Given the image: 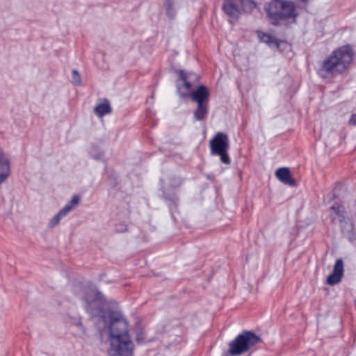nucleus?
Returning <instances> with one entry per match:
<instances>
[{
	"label": "nucleus",
	"instance_id": "16",
	"mask_svg": "<svg viewBox=\"0 0 356 356\" xmlns=\"http://www.w3.org/2000/svg\"><path fill=\"white\" fill-rule=\"evenodd\" d=\"M258 33L261 42L267 44L270 47H275L276 49L280 47V41L274 36L261 32H259Z\"/></svg>",
	"mask_w": 356,
	"mask_h": 356
},
{
	"label": "nucleus",
	"instance_id": "3",
	"mask_svg": "<svg viewBox=\"0 0 356 356\" xmlns=\"http://www.w3.org/2000/svg\"><path fill=\"white\" fill-rule=\"evenodd\" d=\"M266 11L274 26H279L281 21L298 16L294 3L289 0H273L266 8Z\"/></svg>",
	"mask_w": 356,
	"mask_h": 356
},
{
	"label": "nucleus",
	"instance_id": "25",
	"mask_svg": "<svg viewBox=\"0 0 356 356\" xmlns=\"http://www.w3.org/2000/svg\"><path fill=\"white\" fill-rule=\"evenodd\" d=\"M136 340L139 343H142L145 341V334L142 329L137 330Z\"/></svg>",
	"mask_w": 356,
	"mask_h": 356
},
{
	"label": "nucleus",
	"instance_id": "27",
	"mask_svg": "<svg viewBox=\"0 0 356 356\" xmlns=\"http://www.w3.org/2000/svg\"><path fill=\"white\" fill-rule=\"evenodd\" d=\"M349 123L353 125H356V114H353L349 120Z\"/></svg>",
	"mask_w": 356,
	"mask_h": 356
},
{
	"label": "nucleus",
	"instance_id": "17",
	"mask_svg": "<svg viewBox=\"0 0 356 356\" xmlns=\"http://www.w3.org/2000/svg\"><path fill=\"white\" fill-rule=\"evenodd\" d=\"M80 197L78 195H74L70 200L62 209L68 214L80 202Z\"/></svg>",
	"mask_w": 356,
	"mask_h": 356
},
{
	"label": "nucleus",
	"instance_id": "24",
	"mask_svg": "<svg viewBox=\"0 0 356 356\" xmlns=\"http://www.w3.org/2000/svg\"><path fill=\"white\" fill-rule=\"evenodd\" d=\"M215 155H218L220 156V161L222 163L225 164H229L231 162L230 158L227 154V151H224L221 154H216Z\"/></svg>",
	"mask_w": 356,
	"mask_h": 356
},
{
	"label": "nucleus",
	"instance_id": "4",
	"mask_svg": "<svg viewBox=\"0 0 356 356\" xmlns=\"http://www.w3.org/2000/svg\"><path fill=\"white\" fill-rule=\"evenodd\" d=\"M261 342V339L252 331L244 330L229 343L225 356H237L248 351L251 348Z\"/></svg>",
	"mask_w": 356,
	"mask_h": 356
},
{
	"label": "nucleus",
	"instance_id": "19",
	"mask_svg": "<svg viewBox=\"0 0 356 356\" xmlns=\"http://www.w3.org/2000/svg\"><path fill=\"white\" fill-rule=\"evenodd\" d=\"M90 156L96 161H103L104 157V150L97 146H92L90 150Z\"/></svg>",
	"mask_w": 356,
	"mask_h": 356
},
{
	"label": "nucleus",
	"instance_id": "10",
	"mask_svg": "<svg viewBox=\"0 0 356 356\" xmlns=\"http://www.w3.org/2000/svg\"><path fill=\"white\" fill-rule=\"evenodd\" d=\"M343 275V261L341 259H337L332 273L327 277V283L333 286L339 283Z\"/></svg>",
	"mask_w": 356,
	"mask_h": 356
},
{
	"label": "nucleus",
	"instance_id": "1",
	"mask_svg": "<svg viewBox=\"0 0 356 356\" xmlns=\"http://www.w3.org/2000/svg\"><path fill=\"white\" fill-rule=\"evenodd\" d=\"M106 300L95 287L90 286V315L100 331L108 325L109 356H132L134 345L129 334L128 323L122 314L109 311L107 316Z\"/></svg>",
	"mask_w": 356,
	"mask_h": 356
},
{
	"label": "nucleus",
	"instance_id": "22",
	"mask_svg": "<svg viewBox=\"0 0 356 356\" xmlns=\"http://www.w3.org/2000/svg\"><path fill=\"white\" fill-rule=\"evenodd\" d=\"M331 209L334 211L337 216L344 218L345 211L343 206L339 204H334L331 207Z\"/></svg>",
	"mask_w": 356,
	"mask_h": 356
},
{
	"label": "nucleus",
	"instance_id": "26",
	"mask_svg": "<svg viewBox=\"0 0 356 356\" xmlns=\"http://www.w3.org/2000/svg\"><path fill=\"white\" fill-rule=\"evenodd\" d=\"M127 231V226L124 222L115 225V232L118 233H124Z\"/></svg>",
	"mask_w": 356,
	"mask_h": 356
},
{
	"label": "nucleus",
	"instance_id": "7",
	"mask_svg": "<svg viewBox=\"0 0 356 356\" xmlns=\"http://www.w3.org/2000/svg\"><path fill=\"white\" fill-rule=\"evenodd\" d=\"M229 148V138L226 134L218 132L210 140L211 154H221L224 151H228Z\"/></svg>",
	"mask_w": 356,
	"mask_h": 356
},
{
	"label": "nucleus",
	"instance_id": "20",
	"mask_svg": "<svg viewBox=\"0 0 356 356\" xmlns=\"http://www.w3.org/2000/svg\"><path fill=\"white\" fill-rule=\"evenodd\" d=\"M166 15L170 19H173L176 15V11L173 7L172 0L165 1Z\"/></svg>",
	"mask_w": 356,
	"mask_h": 356
},
{
	"label": "nucleus",
	"instance_id": "12",
	"mask_svg": "<svg viewBox=\"0 0 356 356\" xmlns=\"http://www.w3.org/2000/svg\"><path fill=\"white\" fill-rule=\"evenodd\" d=\"M275 176L283 184L290 186H296V181L291 177V172L288 168L283 167L278 168L275 172Z\"/></svg>",
	"mask_w": 356,
	"mask_h": 356
},
{
	"label": "nucleus",
	"instance_id": "9",
	"mask_svg": "<svg viewBox=\"0 0 356 356\" xmlns=\"http://www.w3.org/2000/svg\"><path fill=\"white\" fill-rule=\"evenodd\" d=\"M74 293L85 302V310L89 312V293L87 283L81 282H74L72 286Z\"/></svg>",
	"mask_w": 356,
	"mask_h": 356
},
{
	"label": "nucleus",
	"instance_id": "2",
	"mask_svg": "<svg viewBox=\"0 0 356 356\" xmlns=\"http://www.w3.org/2000/svg\"><path fill=\"white\" fill-rule=\"evenodd\" d=\"M353 60V51L350 45L342 46L332 52L323 61L318 74L324 78H333L342 74Z\"/></svg>",
	"mask_w": 356,
	"mask_h": 356
},
{
	"label": "nucleus",
	"instance_id": "15",
	"mask_svg": "<svg viewBox=\"0 0 356 356\" xmlns=\"http://www.w3.org/2000/svg\"><path fill=\"white\" fill-rule=\"evenodd\" d=\"M209 113V104H197V108L193 111L195 120L202 121L207 118Z\"/></svg>",
	"mask_w": 356,
	"mask_h": 356
},
{
	"label": "nucleus",
	"instance_id": "28",
	"mask_svg": "<svg viewBox=\"0 0 356 356\" xmlns=\"http://www.w3.org/2000/svg\"><path fill=\"white\" fill-rule=\"evenodd\" d=\"M180 183H181L180 180L179 179H177L175 180V183L172 184V186L176 187L177 186H179Z\"/></svg>",
	"mask_w": 356,
	"mask_h": 356
},
{
	"label": "nucleus",
	"instance_id": "29",
	"mask_svg": "<svg viewBox=\"0 0 356 356\" xmlns=\"http://www.w3.org/2000/svg\"><path fill=\"white\" fill-rule=\"evenodd\" d=\"M75 325L76 326H78V327H79V326L81 327L82 326V323H81L80 319H78V320L76 321Z\"/></svg>",
	"mask_w": 356,
	"mask_h": 356
},
{
	"label": "nucleus",
	"instance_id": "14",
	"mask_svg": "<svg viewBox=\"0 0 356 356\" xmlns=\"http://www.w3.org/2000/svg\"><path fill=\"white\" fill-rule=\"evenodd\" d=\"M341 232L343 236L350 242L354 241L356 238V234L354 231L353 224L348 220H341Z\"/></svg>",
	"mask_w": 356,
	"mask_h": 356
},
{
	"label": "nucleus",
	"instance_id": "13",
	"mask_svg": "<svg viewBox=\"0 0 356 356\" xmlns=\"http://www.w3.org/2000/svg\"><path fill=\"white\" fill-rule=\"evenodd\" d=\"M94 113L99 118L112 113V108L108 99L104 98L94 108Z\"/></svg>",
	"mask_w": 356,
	"mask_h": 356
},
{
	"label": "nucleus",
	"instance_id": "5",
	"mask_svg": "<svg viewBox=\"0 0 356 356\" xmlns=\"http://www.w3.org/2000/svg\"><path fill=\"white\" fill-rule=\"evenodd\" d=\"M255 7L252 0H225L222 8L228 16L237 19L243 13H251Z\"/></svg>",
	"mask_w": 356,
	"mask_h": 356
},
{
	"label": "nucleus",
	"instance_id": "11",
	"mask_svg": "<svg viewBox=\"0 0 356 356\" xmlns=\"http://www.w3.org/2000/svg\"><path fill=\"white\" fill-rule=\"evenodd\" d=\"M10 163L4 152L0 147V185L4 182L10 175Z\"/></svg>",
	"mask_w": 356,
	"mask_h": 356
},
{
	"label": "nucleus",
	"instance_id": "6",
	"mask_svg": "<svg viewBox=\"0 0 356 356\" xmlns=\"http://www.w3.org/2000/svg\"><path fill=\"white\" fill-rule=\"evenodd\" d=\"M179 79L177 81V90L181 97V92H191L192 88L195 82L198 81V76L193 72H186L182 70L177 71Z\"/></svg>",
	"mask_w": 356,
	"mask_h": 356
},
{
	"label": "nucleus",
	"instance_id": "21",
	"mask_svg": "<svg viewBox=\"0 0 356 356\" xmlns=\"http://www.w3.org/2000/svg\"><path fill=\"white\" fill-rule=\"evenodd\" d=\"M163 196H164L165 200L169 202V207L170 208H172V207H174L175 208L177 207V202L178 201V197L175 194L167 195L164 193Z\"/></svg>",
	"mask_w": 356,
	"mask_h": 356
},
{
	"label": "nucleus",
	"instance_id": "8",
	"mask_svg": "<svg viewBox=\"0 0 356 356\" xmlns=\"http://www.w3.org/2000/svg\"><path fill=\"white\" fill-rule=\"evenodd\" d=\"M209 95L207 87L200 85L191 92H181V97L183 99L191 97L196 104H209Z\"/></svg>",
	"mask_w": 356,
	"mask_h": 356
},
{
	"label": "nucleus",
	"instance_id": "18",
	"mask_svg": "<svg viewBox=\"0 0 356 356\" xmlns=\"http://www.w3.org/2000/svg\"><path fill=\"white\" fill-rule=\"evenodd\" d=\"M67 213L61 209L49 222L48 227L50 228L55 227L60 221V220L66 216Z\"/></svg>",
	"mask_w": 356,
	"mask_h": 356
},
{
	"label": "nucleus",
	"instance_id": "23",
	"mask_svg": "<svg viewBox=\"0 0 356 356\" xmlns=\"http://www.w3.org/2000/svg\"><path fill=\"white\" fill-rule=\"evenodd\" d=\"M72 83L74 85L79 86L81 84V76L77 70H73L72 72Z\"/></svg>",
	"mask_w": 356,
	"mask_h": 356
}]
</instances>
